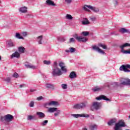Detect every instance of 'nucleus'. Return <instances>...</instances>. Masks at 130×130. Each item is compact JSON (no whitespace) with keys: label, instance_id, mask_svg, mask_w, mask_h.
Returning <instances> with one entry per match:
<instances>
[{"label":"nucleus","instance_id":"58836bf2","mask_svg":"<svg viewBox=\"0 0 130 130\" xmlns=\"http://www.w3.org/2000/svg\"><path fill=\"white\" fill-rule=\"evenodd\" d=\"M12 77H13V78H18L19 77V74H18V73L15 72L13 74V75H12Z\"/></svg>","mask_w":130,"mask_h":130},{"label":"nucleus","instance_id":"de8ad7c7","mask_svg":"<svg viewBox=\"0 0 130 130\" xmlns=\"http://www.w3.org/2000/svg\"><path fill=\"white\" fill-rule=\"evenodd\" d=\"M29 106L30 107H33L34 106V102H31L29 104Z\"/></svg>","mask_w":130,"mask_h":130},{"label":"nucleus","instance_id":"a18cd8bd","mask_svg":"<svg viewBox=\"0 0 130 130\" xmlns=\"http://www.w3.org/2000/svg\"><path fill=\"white\" fill-rule=\"evenodd\" d=\"M72 1L73 0H65L66 3L68 4H71V3H72Z\"/></svg>","mask_w":130,"mask_h":130},{"label":"nucleus","instance_id":"423d86ee","mask_svg":"<svg viewBox=\"0 0 130 130\" xmlns=\"http://www.w3.org/2000/svg\"><path fill=\"white\" fill-rule=\"evenodd\" d=\"M74 37L78 41V42H87V41H88V39L87 38L78 37L77 34L75 35Z\"/></svg>","mask_w":130,"mask_h":130},{"label":"nucleus","instance_id":"0eeeda50","mask_svg":"<svg viewBox=\"0 0 130 130\" xmlns=\"http://www.w3.org/2000/svg\"><path fill=\"white\" fill-rule=\"evenodd\" d=\"M101 106H102L101 103L98 102H93L92 105V107H93L94 109H95V110H98L100 109ZM92 107L91 108V110H93V109H92Z\"/></svg>","mask_w":130,"mask_h":130},{"label":"nucleus","instance_id":"e433bc0d","mask_svg":"<svg viewBox=\"0 0 130 130\" xmlns=\"http://www.w3.org/2000/svg\"><path fill=\"white\" fill-rule=\"evenodd\" d=\"M8 45L10 47H13V46H15V44L12 42H9L8 43Z\"/></svg>","mask_w":130,"mask_h":130},{"label":"nucleus","instance_id":"6e6d98bb","mask_svg":"<svg viewBox=\"0 0 130 130\" xmlns=\"http://www.w3.org/2000/svg\"><path fill=\"white\" fill-rule=\"evenodd\" d=\"M82 130H88V129L86 127L82 128Z\"/></svg>","mask_w":130,"mask_h":130},{"label":"nucleus","instance_id":"c756f323","mask_svg":"<svg viewBox=\"0 0 130 130\" xmlns=\"http://www.w3.org/2000/svg\"><path fill=\"white\" fill-rule=\"evenodd\" d=\"M42 38H43L42 36H40L38 37L39 44H42V42H41V41H42Z\"/></svg>","mask_w":130,"mask_h":130},{"label":"nucleus","instance_id":"7ed1b4c3","mask_svg":"<svg viewBox=\"0 0 130 130\" xmlns=\"http://www.w3.org/2000/svg\"><path fill=\"white\" fill-rule=\"evenodd\" d=\"M130 47V44L129 43H125L121 46H119V48L121 49V52L124 54H130V49L128 50H123L125 47Z\"/></svg>","mask_w":130,"mask_h":130},{"label":"nucleus","instance_id":"4468645a","mask_svg":"<svg viewBox=\"0 0 130 130\" xmlns=\"http://www.w3.org/2000/svg\"><path fill=\"white\" fill-rule=\"evenodd\" d=\"M119 32H120V33H122V34H124V33H130L129 30L126 29L123 27L120 28L119 29Z\"/></svg>","mask_w":130,"mask_h":130},{"label":"nucleus","instance_id":"2eb2a0df","mask_svg":"<svg viewBox=\"0 0 130 130\" xmlns=\"http://www.w3.org/2000/svg\"><path fill=\"white\" fill-rule=\"evenodd\" d=\"M104 87L103 86H101L99 87V86H95L93 89H92V91L94 92H98L99 91H102Z\"/></svg>","mask_w":130,"mask_h":130},{"label":"nucleus","instance_id":"6ab92c4d","mask_svg":"<svg viewBox=\"0 0 130 130\" xmlns=\"http://www.w3.org/2000/svg\"><path fill=\"white\" fill-rule=\"evenodd\" d=\"M37 115H38L39 118H44L45 117V114L41 112H37Z\"/></svg>","mask_w":130,"mask_h":130},{"label":"nucleus","instance_id":"c85d7f7f","mask_svg":"<svg viewBox=\"0 0 130 130\" xmlns=\"http://www.w3.org/2000/svg\"><path fill=\"white\" fill-rule=\"evenodd\" d=\"M85 20L82 21L83 25H88V24H90V22H89L88 19L85 18Z\"/></svg>","mask_w":130,"mask_h":130},{"label":"nucleus","instance_id":"5701e85b","mask_svg":"<svg viewBox=\"0 0 130 130\" xmlns=\"http://www.w3.org/2000/svg\"><path fill=\"white\" fill-rule=\"evenodd\" d=\"M49 104L51 105H51H53L54 106H57L59 105V104H58V102L56 101H53L50 102Z\"/></svg>","mask_w":130,"mask_h":130},{"label":"nucleus","instance_id":"1a4fd4ad","mask_svg":"<svg viewBox=\"0 0 130 130\" xmlns=\"http://www.w3.org/2000/svg\"><path fill=\"white\" fill-rule=\"evenodd\" d=\"M121 85H130V79L128 78H122V79L121 80Z\"/></svg>","mask_w":130,"mask_h":130},{"label":"nucleus","instance_id":"f03ea898","mask_svg":"<svg viewBox=\"0 0 130 130\" xmlns=\"http://www.w3.org/2000/svg\"><path fill=\"white\" fill-rule=\"evenodd\" d=\"M88 9H89V10ZM83 10L89 12H90V10H91V11H93L95 13H98V12H99V9L98 8H96L95 7H94L90 5H84V6L83 7Z\"/></svg>","mask_w":130,"mask_h":130},{"label":"nucleus","instance_id":"4be33fe9","mask_svg":"<svg viewBox=\"0 0 130 130\" xmlns=\"http://www.w3.org/2000/svg\"><path fill=\"white\" fill-rule=\"evenodd\" d=\"M75 51H76V48L73 47L70 48L69 50H66V52H67V53L71 52V53H73V52H75Z\"/></svg>","mask_w":130,"mask_h":130},{"label":"nucleus","instance_id":"49530a36","mask_svg":"<svg viewBox=\"0 0 130 130\" xmlns=\"http://www.w3.org/2000/svg\"><path fill=\"white\" fill-rule=\"evenodd\" d=\"M5 81L8 83H10V82H11V78H10V77H8L5 79Z\"/></svg>","mask_w":130,"mask_h":130},{"label":"nucleus","instance_id":"ea45409f","mask_svg":"<svg viewBox=\"0 0 130 130\" xmlns=\"http://www.w3.org/2000/svg\"><path fill=\"white\" fill-rule=\"evenodd\" d=\"M47 123H48V120H46L44 121V122L42 123V125L43 126L46 125V124H47Z\"/></svg>","mask_w":130,"mask_h":130},{"label":"nucleus","instance_id":"a19ab883","mask_svg":"<svg viewBox=\"0 0 130 130\" xmlns=\"http://www.w3.org/2000/svg\"><path fill=\"white\" fill-rule=\"evenodd\" d=\"M75 39H74V38H72L70 39L69 43H72V42H75Z\"/></svg>","mask_w":130,"mask_h":130},{"label":"nucleus","instance_id":"473e14b6","mask_svg":"<svg viewBox=\"0 0 130 130\" xmlns=\"http://www.w3.org/2000/svg\"><path fill=\"white\" fill-rule=\"evenodd\" d=\"M81 34H82V35L83 36H84L85 37L88 36L89 35V34H90V33L89 32V31H83Z\"/></svg>","mask_w":130,"mask_h":130},{"label":"nucleus","instance_id":"9d476101","mask_svg":"<svg viewBox=\"0 0 130 130\" xmlns=\"http://www.w3.org/2000/svg\"><path fill=\"white\" fill-rule=\"evenodd\" d=\"M72 116L75 117V118H78V117H90V115L88 114H72Z\"/></svg>","mask_w":130,"mask_h":130},{"label":"nucleus","instance_id":"9b49d317","mask_svg":"<svg viewBox=\"0 0 130 130\" xmlns=\"http://www.w3.org/2000/svg\"><path fill=\"white\" fill-rule=\"evenodd\" d=\"M58 66L59 67H60V68H61V71H62V72H64V73H67V67H66V64H64V63L60 62V63H59Z\"/></svg>","mask_w":130,"mask_h":130},{"label":"nucleus","instance_id":"bf43d9fd","mask_svg":"<svg viewBox=\"0 0 130 130\" xmlns=\"http://www.w3.org/2000/svg\"><path fill=\"white\" fill-rule=\"evenodd\" d=\"M129 118H130V115H129Z\"/></svg>","mask_w":130,"mask_h":130},{"label":"nucleus","instance_id":"aec40b11","mask_svg":"<svg viewBox=\"0 0 130 130\" xmlns=\"http://www.w3.org/2000/svg\"><path fill=\"white\" fill-rule=\"evenodd\" d=\"M69 77L70 78V79H74V78H77V74H76L75 72L73 71L70 73Z\"/></svg>","mask_w":130,"mask_h":130},{"label":"nucleus","instance_id":"f8f14e48","mask_svg":"<svg viewBox=\"0 0 130 130\" xmlns=\"http://www.w3.org/2000/svg\"><path fill=\"white\" fill-rule=\"evenodd\" d=\"M92 49H93V50H96V51H98L100 53H102V54H105V52L101 50V49H100L97 46L94 45L92 46Z\"/></svg>","mask_w":130,"mask_h":130},{"label":"nucleus","instance_id":"052dcab7","mask_svg":"<svg viewBox=\"0 0 130 130\" xmlns=\"http://www.w3.org/2000/svg\"><path fill=\"white\" fill-rule=\"evenodd\" d=\"M1 0H0V4H1Z\"/></svg>","mask_w":130,"mask_h":130},{"label":"nucleus","instance_id":"37998d69","mask_svg":"<svg viewBox=\"0 0 130 130\" xmlns=\"http://www.w3.org/2000/svg\"><path fill=\"white\" fill-rule=\"evenodd\" d=\"M42 99H43V96H40L37 98V100L40 101V100H42Z\"/></svg>","mask_w":130,"mask_h":130},{"label":"nucleus","instance_id":"72a5a7b5","mask_svg":"<svg viewBox=\"0 0 130 130\" xmlns=\"http://www.w3.org/2000/svg\"><path fill=\"white\" fill-rule=\"evenodd\" d=\"M34 118H35V116L28 115L27 119V120H31V119H34Z\"/></svg>","mask_w":130,"mask_h":130},{"label":"nucleus","instance_id":"a878e982","mask_svg":"<svg viewBox=\"0 0 130 130\" xmlns=\"http://www.w3.org/2000/svg\"><path fill=\"white\" fill-rule=\"evenodd\" d=\"M57 111V108H49L48 109V112L52 113Z\"/></svg>","mask_w":130,"mask_h":130},{"label":"nucleus","instance_id":"c03bdc74","mask_svg":"<svg viewBox=\"0 0 130 130\" xmlns=\"http://www.w3.org/2000/svg\"><path fill=\"white\" fill-rule=\"evenodd\" d=\"M59 113H60V110H58L57 111V112L54 113V116H57V115H58V114H59Z\"/></svg>","mask_w":130,"mask_h":130},{"label":"nucleus","instance_id":"4d7b16f0","mask_svg":"<svg viewBox=\"0 0 130 130\" xmlns=\"http://www.w3.org/2000/svg\"><path fill=\"white\" fill-rule=\"evenodd\" d=\"M114 84H115L116 86H118V83H117V82L114 83Z\"/></svg>","mask_w":130,"mask_h":130},{"label":"nucleus","instance_id":"412c9836","mask_svg":"<svg viewBox=\"0 0 130 130\" xmlns=\"http://www.w3.org/2000/svg\"><path fill=\"white\" fill-rule=\"evenodd\" d=\"M25 66L27 69H32L33 70L36 69V67H35V66H34L31 64H25Z\"/></svg>","mask_w":130,"mask_h":130},{"label":"nucleus","instance_id":"dca6fc26","mask_svg":"<svg viewBox=\"0 0 130 130\" xmlns=\"http://www.w3.org/2000/svg\"><path fill=\"white\" fill-rule=\"evenodd\" d=\"M14 57H16V58H20V53L18 52H15L11 55V58H14Z\"/></svg>","mask_w":130,"mask_h":130},{"label":"nucleus","instance_id":"79ce46f5","mask_svg":"<svg viewBox=\"0 0 130 130\" xmlns=\"http://www.w3.org/2000/svg\"><path fill=\"white\" fill-rule=\"evenodd\" d=\"M53 68H54V69L55 68H58L57 62H56V61L54 62Z\"/></svg>","mask_w":130,"mask_h":130},{"label":"nucleus","instance_id":"20e7f679","mask_svg":"<svg viewBox=\"0 0 130 130\" xmlns=\"http://www.w3.org/2000/svg\"><path fill=\"white\" fill-rule=\"evenodd\" d=\"M52 74L53 76L59 77V76L62 75V71H61V69H59L58 67H55V68L53 69Z\"/></svg>","mask_w":130,"mask_h":130},{"label":"nucleus","instance_id":"f257e3e1","mask_svg":"<svg viewBox=\"0 0 130 130\" xmlns=\"http://www.w3.org/2000/svg\"><path fill=\"white\" fill-rule=\"evenodd\" d=\"M14 119V116L11 114H7L5 115L4 116L1 117V121H8L10 122L12 121Z\"/></svg>","mask_w":130,"mask_h":130},{"label":"nucleus","instance_id":"f3484780","mask_svg":"<svg viewBox=\"0 0 130 130\" xmlns=\"http://www.w3.org/2000/svg\"><path fill=\"white\" fill-rule=\"evenodd\" d=\"M27 10H28V8L24 6L23 7L20 8L19 9V11H20L21 13H23V14H25V13H27Z\"/></svg>","mask_w":130,"mask_h":130},{"label":"nucleus","instance_id":"603ef678","mask_svg":"<svg viewBox=\"0 0 130 130\" xmlns=\"http://www.w3.org/2000/svg\"><path fill=\"white\" fill-rule=\"evenodd\" d=\"M60 41L61 42H64V41H66V39H64V38H61Z\"/></svg>","mask_w":130,"mask_h":130},{"label":"nucleus","instance_id":"f704fd0d","mask_svg":"<svg viewBox=\"0 0 130 130\" xmlns=\"http://www.w3.org/2000/svg\"><path fill=\"white\" fill-rule=\"evenodd\" d=\"M66 19H68V20H72L73 19V16L70 14H67L66 16Z\"/></svg>","mask_w":130,"mask_h":130},{"label":"nucleus","instance_id":"b1692460","mask_svg":"<svg viewBox=\"0 0 130 130\" xmlns=\"http://www.w3.org/2000/svg\"><path fill=\"white\" fill-rule=\"evenodd\" d=\"M115 122H116V120L112 119L108 122V125H113L115 123Z\"/></svg>","mask_w":130,"mask_h":130},{"label":"nucleus","instance_id":"09e8293b","mask_svg":"<svg viewBox=\"0 0 130 130\" xmlns=\"http://www.w3.org/2000/svg\"><path fill=\"white\" fill-rule=\"evenodd\" d=\"M45 107H47V106H51V105L49 104V103H47L44 104Z\"/></svg>","mask_w":130,"mask_h":130},{"label":"nucleus","instance_id":"a211bd4d","mask_svg":"<svg viewBox=\"0 0 130 130\" xmlns=\"http://www.w3.org/2000/svg\"><path fill=\"white\" fill-rule=\"evenodd\" d=\"M46 4L47 5V6H56V5L54 4V2L51 0H47L46 1Z\"/></svg>","mask_w":130,"mask_h":130},{"label":"nucleus","instance_id":"cd10ccee","mask_svg":"<svg viewBox=\"0 0 130 130\" xmlns=\"http://www.w3.org/2000/svg\"><path fill=\"white\" fill-rule=\"evenodd\" d=\"M46 88H48V89H51L52 90L54 89V86H53V84H48L46 85Z\"/></svg>","mask_w":130,"mask_h":130},{"label":"nucleus","instance_id":"6e6552de","mask_svg":"<svg viewBox=\"0 0 130 130\" xmlns=\"http://www.w3.org/2000/svg\"><path fill=\"white\" fill-rule=\"evenodd\" d=\"M127 69H130V64H123L119 68V70L120 71H123V72H130V70Z\"/></svg>","mask_w":130,"mask_h":130},{"label":"nucleus","instance_id":"5fc2aeb1","mask_svg":"<svg viewBox=\"0 0 130 130\" xmlns=\"http://www.w3.org/2000/svg\"><path fill=\"white\" fill-rule=\"evenodd\" d=\"M23 87H24V85H20L19 86V88H23Z\"/></svg>","mask_w":130,"mask_h":130},{"label":"nucleus","instance_id":"39448f33","mask_svg":"<svg viewBox=\"0 0 130 130\" xmlns=\"http://www.w3.org/2000/svg\"><path fill=\"white\" fill-rule=\"evenodd\" d=\"M87 102L82 103L79 104H76L74 106V108L75 109H83L87 107Z\"/></svg>","mask_w":130,"mask_h":130},{"label":"nucleus","instance_id":"393cba45","mask_svg":"<svg viewBox=\"0 0 130 130\" xmlns=\"http://www.w3.org/2000/svg\"><path fill=\"white\" fill-rule=\"evenodd\" d=\"M25 49H25V48H24L23 47H19L18 48V51L20 53H24V52H25Z\"/></svg>","mask_w":130,"mask_h":130},{"label":"nucleus","instance_id":"c9c22d12","mask_svg":"<svg viewBox=\"0 0 130 130\" xmlns=\"http://www.w3.org/2000/svg\"><path fill=\"white\" fill-rule=\"evenodd\" d=\"M61 87L62 89H64V90H66L68 88V85L66 84H62L61 85Z\"/></svg>","mask_w":130,"mask_h":130},{"label":"nucleus","instance_id":"13d9d810","mask_svg":"<svg viewBox=\"0 0 130 130\" xmlns=\"http://www.w3.org/2000/svg\"><path fill=\"white\" fill-rule=\"evenodd\" d=\"M2 60V56H1V55H0V60Z\"/></svg>","mask_w":130,"mask_h":130},{"label":"nucleus","instance_id":"2f4dec72","mask_svg":"<svg viewBox=\"0 0 130 130\" xmlns=\"http://www.w3.org/2000/svg\"><path fill=\"white\" fill-rule=\"evenodd\" d=\"M16 38H18V39H23V40H24V38H23V37L21 36V35L19 33H16Z\"/></svg>","mask_w":130,"mask_h":130},{"label":"nucleus","instance_id":"7c9ffc66","mask_svg":"<svg viewBox=\"0 0 130 130\" xmlns=\"http://www.w3.org/2000/svg\"><path fill=\"white\" fill-rule=\"evenodd\" d=\"M98 46H99L100 47H102V48H103V49H107V46L105 45H103L101 43H99L98 44Z\"/></svg>","mask_w":130,"mask_h":130},{"label":"nucleus","instance_id":"3c124183","mask_svg":"<svg viewBox=\"0 0 130 130\" xmlns=\"http://www.w3.org/2000/svg\"><path fill=\"white\" fill-rule=\"evenodd\" d=\"M90 20L92 22H94V21H96V18H95V17L91 18H90Z\"/></svg>","mask_w":130,"mask_h":130},{"label":"nucleus","instance_id":"4c0bfd02","mask_svg":"<svg viewBox=\"0 0 130 130\" xmlns=\"http://www.w3.org/2000/svg\"><path fill=\"white\" fill-rule=\"evenodd\" d=\"M44 64H48V65H49L51 63V62L50 61H47L46 60H45L44 61Z\"/></svg>","mask_w":130,"mask_h":130},{"label":"nucleus","instance_id":"bb28decb","mask_svg":"<svg viewBox=\"0 0 130 130\" xmlns=\"http://www.w3.org/2000/svg\"><path fill=\"white\" fill-rule=\"evenodd\" d=\"M89 129L90 130H96V129H97V125H96V124L91 125L89 126Z\"/></svg>","mask_w":130,"mask_h":130},{"label":"nucleus","instance_id":"8fccbe9b","mask_svg":"<svg viewBox=\"0 0 130 130\" xmlns=\"http://www.w3.org/2000/svg\"><path fill=\"white\" fill-rule=\"evenodd\" d=\"M27 34L26 32H22V36H24V37H26L27 36Z\"/></svg>","mask_w":130,"mask_h":130},{"label":"nucleus","instance_id":"864d4df0","mask_svg":"<svg viewBox=\"0 0 130 130\" xmlns=\"http://www.w3.org/2000/svg\"><path fill=\"white\" fill-rule=\"evenodd\" d=\"M35 91H36V90L33 89H31L30 90V92H35Z\"/></svg>","mask_w":130,"mask_h":130},{"label":"nucleus","instance_id":"ddd939ff","mask_svg":"<svg viewBox=\"0 0 130 130\" xmlns=\"http://www.w3.org/2000/svg\"><path fill=\"white\" fill-rule=\"evenodd\" d=\"M96 100H106V101H110V99L107 98L106 96L104 95H101L99 97L96 98Z\"/></svg>","mask_w":130,"mask_h":130}]
</instances>
